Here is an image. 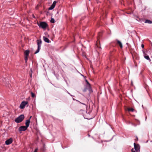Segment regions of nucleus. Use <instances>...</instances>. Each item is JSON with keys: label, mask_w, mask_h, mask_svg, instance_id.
Segmentation results:
<instances>
[{"label": "nucleus", "mask_w": 152, "mask_h": 152, "mask_svg": "<svg viewBox=\"0 0 152 152\" xmlns=\"http://www.w3.org/2000/svg\"><path fill=\"white\" fill-rule=\"evenodd\" d=\"M26 105H20L19 107L21 109L24 108Z\"/></svg>", "instance_id": "nucleus-20"}, {"label": "nucleus", "mask_w": 152, "mask_h": 152, "mask_svg": "<svg viewBox=\"0 0 152 152\" xmlns=\"http://www.w3.org/2000/svg\"><path fill=\"white\" fill-rule=\"evenodd\" d=\"M37 151H38V148H36L35 149V150H34V152H37Z\"/></svg>", "instance_id": "nucleus-25"}, {"label": "nucleus", "mask_w": 152, "mask_h": 152, "mask_svg": "<svg viewBox=\"0 0 152 152\" xmlns=\"http://www.w3.org/2000/svg\"><path fill=\"white\" fill-rule=\"evenodd\" d=\"M116 41L117 42L118 44L119 45L120 47L121 48H123V45L121 42L118 39L116 40Z\"/></svg>", "instance_id": "nucleus-12"}, {"label": "nucleus", "mask_w": 152, "mask_h": 152, "mask_svg": "<svg viewBox=\"0 0 152 152\" xmlns=\"http://www.w3.org/2000/svg\"><path fill=\"white\" fill-rule=\"evenodd\" d=\"M31 97L33 98H34L36 97V96L34 93L33 92H31Z\"/></svg>", "instance_id": "nucleus-17"}, {"label": "nucleus", "mask_w": 152, "mask_h": 152, "mask_svg": "<svg viewBox=\"0 0 152 152\" xmlns=\"http://www.w3.org/2000/svg\"><path fill=\"white\" fill-rule=\"evenodd\" d=\"M88 90L89 92V94H91L93 92V91L92 89L91 85H86L85 86L84 89L83 90V91L84 92H85Z\"/></svg>", "instance_id": "nucleus-1"}, {"label": "nucleus", "mask_w": 152, "mask_h": 152, "mask_svg": "<svg viewBox=\"0 0 152 152\" xmlns=\"http://www.w3.org/2000/svg\"><path fill=\"white\" fill-rule=\"evenodd\" d=\"M50 22L52 23H55V20L53 18H52L50 20Z\"/></svg>", "instance_id": "nucleus-22"}, {"label": "nucleus", "mask_w": 152, "mask_h": 152, "mask_svg": "<svg viewBox=\"0 0 152 152\" xmlns=\"http://www.w3.org/2000/svg\"><path fill=\"white\" fill-rule=\"evenodd\" d=\"M28 103V102L25 101H23L20 104H27Z\"/></svg>", "instance_id": "nucleus-16"}, {"label": "nucleus", "mask_w": 152, "mask_h": 152, "mask_svg": "<svg viewBox=\"0 0 152 152\" xmlns=\"http://www.w3.org/2000/svg\"><path fill=\"white\" fill-rule=\"evenodd\" d=\"M136 140H138V138H137V137Z\"/></svg>", "instance_id": "nucleus-30"}, {"label": "nucleus", "mask_w": 152, "mask_h": 152, "mask_svg": "<svg viewBox=\"0 0 152 152\" xmlns=\"http://www.w3.org/2000/svg\"><path fill=\"white\" fill-rule=\"evenodd\" d=\"M30 122V119H28L26 121L25 123L26 126L27 128L28 127Z\"/></svg>", "instance_id": "nucleus-9"}, {"label": "nucleus", "mask_w": 152, "mask_h": 152, "mask_svg": "<svg viewBox=\"0 0 152 152\" xmlns=\"http://www.w3.org/2000/svg\"><path fill=\"white\" fill-rule=\"evenodd\" d=\"M127 110L129 111H132V112H133L134 110L133 108H127Z\"/></svg>", "instance_id": "nucleus-15"}, {"label": "nucleus", "mask_w": 152, "mask_h": 152, "mask_svg": "<svg viewBox=\"0 0 152 152\" xmlns=\"http://www.w3.org/2000/svg\"><path fill=\"white\" fill-rule=\"evenodd\" d=\"M38 25L39 27L43 29H45L48 26V24L45 22H40L39 24H38Z\"/></svg>", "instance_id": "nucleus-4"}, {"label": "nucleus", "mask_w": 152, "mask_h": 152, "mask_svg": "<svg viewBox=\"0 0 152 152\" xmlns=\"http://www.w3.org/2000/svg\"><path fill=\"white\" fill-rule=\"evenodd\" d=\"M40 50V48L37 47V49L35 51V52L34 53L35 54H37V53H38L39 52Z\"/></svg>", "instance_id": "nucleus-18"}, {"label": "nucleus", "mask_w": 152, "mask_h": 152, "mask_svg": "<svg viewBox=\"0 0 152 152\" xmlns=\"http://www.w3.org/2000/svg\"><path fill=\"white\" fill-rule=\"evenodd\" d=\"M37 8H38V6H37L36 7V9H37Z\"/></svg>", "instance_id": "nucleus-28"}, {"label": "nucleus", "mask_w": 152, "mask_h": 152, "mask_svg": "<svg viewBox=\"0 0 152 152\" xmlns=\"http://www.w3.org/2000/svg\"><path fill=\"white\" fill-rule=\"evenodd\" d=\"M31 117H32V116H30V117L29 119H30H30H31Z\"/></svg>", "instance_id": "nucleus-27"}, {"label": "nucleus", "mask_w": 152, "mask_h": 152, "mask_svg": "<svg viewBox=\"0 0 152 152\" xmlns=\"http://www.w3.org/2000/svg\"><path fill=\"white\" fill-rule=\"evenodd\" d=\"M142 52L143 54L144 55V58L148 60H150V58L149 56L148 55H146L145 52L144 50H142Z\"/></svg>", "instance_id": "nucleus-10"}, {"label": "nucleus", "mask_w": 152, "mask_h": 152, "mask_svg": "<svg viewBox=\"0 0 152 152\" xmlns=\"http://www.w3.org/2000/svg\"><path fill=\"white\" fill-rule=\"evenodd\" d=\"M55 7H54L53 6L51 5L50 7L48 8V10H53Z\"/></svg>", "instance_id": "nucleus-19"}, {"label": "nucleus", "mask_w": 152, "mask_h": 152, "mask_svg": "<svg viewBox=\"0 0 152 152\" xmlns=\"http://www.w3.org/2000/svg\"><path fill=\"white\" fill-rule=\"evenodd\" d=\"M144 45L143 44H142L141 45V47L142 48H144Z\"/></svg>", "instance_id": "nucleus-26"}, {"label": "nucleus", "mask_w": 152, "mask_h": 152, "mask_svg": "<svg viewBox=\"0 0 152 152\" xmlns=\"http://www.w3.org/2000/svg\"><path fill=\"white\" fill-rule=\"evenodd\" d=\"M29 53V51L28 50H26L24 52V54L26 56H28Z\"/></svg>", "instance_id": "nucleus-13"}, {"label": "nucleus", "mask_w": 152, "mask_h": 152, "mask_svg": "<svg viewBox=\"0 0 152 152\" xmlns=\"http://www.w3.org/2000/svg\"><path fill=\"white\" fill-rule=\"evenodd\" d=\"M12 138H10L5 141V144L7 145H10L12 143Z\"/></svg>", "instance_id": "nucleus-7"}, {"label": "nucleus", "mask_w": 152, "mask_h": 152, "mask_svg": "<svg viewBox=\"0 0 152 152\" xmlns=\"http://www.w3.org/2000/svg\"><path fill=\"white\" fill-rule=\"evenodd\" d=\"M27 128L26 126H22L19 127L18 130L19 132L25 131L27 130Z\"/></svg>", "instance_id": "nucleus-6"}, {"label": "nucleus", "mask_w": 152, "mask_h": 152, "mask_svg": "<svg viewBox=\"0 0 152 152\" xmlns=\"http://www.w3.org/2000/svg\"><path fill=\"white\" fill-rule=\"evenodd\" d=\"M89 1H90V0H89Z\"/></svg>", "instance_id": "nucleus-36"}, {"label": "nucleus", "mask_w": 152, "mask_h": 152, "mask_svg": "<svg viewBox=\"0 0 152 152\" xmlns=\"http://www.w3.org/2000/svg\"><path fill=\"white\" fill-rule=\"evenodd\" d=\"M42 41L41 40H37L38 47L40 48L42 44Z\"/></svg>", "instance_id": "nucleus-8"}, {"label": "nucleus", "mask_w": 152, "mask_h": 152, "mask_svg": "<svg viewBox=\"0 0 152 152\" xmlns=\"http://www.w3.org/2000/svg\"><path fill=\"white\" fill-rule=\"evenodd\" d=\"M31 71H32V69H31Z\"/></svg>", "instance_id": "nucleus-33"}, {"label": "nucleus", "mask_w": 152, "mask_h": 152, "mask_svg": "<svg viewBox=\"0 0 152 152\" xmlns=\"http://www.w3.org/2000/svg\"><path fill=\"white\" fill-rule=\"evenodd\" d=\"M93 105H86V112L89 114L92 111Z\"/></svg>", "instance_id": "nucleus-5"}, {"label": "nucleus", "mask_w": 152, "mask_h": 152, "mask_svg": "<svg viewBox=\"0 0 152 152\" xmlns=\"http://www.w3.org/2000/svg\"><path fill=\"white\" fill-rule=\"evenodd\" d=\"M136 140H138V138H137V137Z\"/></svg>", "instance_id": "nucleus-31"}, {"label": "nucleus", "mask_w": 152, "mask_h": 152, "mask_svg": "<svg viewBox=\"0 0 152 152\" xmlns=\"http://www.w3.org/2000/svg\"><path fill=\"white\" fill-rule=\"evenodd\" d=\"M134 149L132 148V152H140V147L139 145L136 144L135 143L134 144Z\"/></svg>", "instance_id": "nucleus-3"}, {"label": "nucleus", "mask_w": 152, "mask_h": 152, "mask_svg": "<svg viewBox=\"0 0 152 152\" xmlns=\"http://www.w3.org/2000/svg\"><path fill=\"white\" fill-rule=\"evenodd\" d=\"M28 56H25V61L26 62L27 61V60H28Z\"/></svg>", "instance_id": "nucleus-23"}, {"label": "nucleus", "mask_w": 152, "mask_h": 152, "mask_svg": "<svg viewBox=\"0 0 152 152\" xmlns=\"http://www.w3.org/2000/svg\"><path fill=\"white\" fill-rule=\"evenodd\" d=\"M43 39L44 41L46 42L49 43L50 42V41L49 39L48 38L45 37H43Z\"/></svg>", "instance_id": "nucleus-11"}, {"label": "nucleus", "mask_w": 152, "mask_h": 152, "mask_svg": "<svg viewBox=\"0 0 152 152\" xmlns=\"http://www.w3.org/2000/svg\"><path fill=\"white\" fill-rule=\"evenodd\" d=\"M142 107H143V105H142Z\"/></svg>", "instance_id": "nucleus-32"}, {"label": "nucleus", "mask_w": 152, "mask_h": 152, "mask_svg": "<svg viewBox=\"0 0 152 152\" xmlns=\"http://www.w3.org/2000/svg\"><path fill=\"white\" fill-rule=\"evenodd\" d=\"M24 118V115L22 114L20 115L18 118H16L15 121L17 123H19L22 122Z\"/></svg>", "instance_id": "nucleus-2"}, {"label": "nucleus", "mask_w": 152, "mask_h": 152, "mask_svg": "<svg viewBox=\"0 0 152 152\" xmlns=\"http://www.w3.org/2000/svg\"><path fill=\"white\" fill-rule=\"evenodd\" d=\"M96 105V107L98 108V105Z\"/></svg>", "instance_id": "nucleus-29"}, {"label": "nucleus", "mask_w": 152, "mask_h": 152, "mask_svg": "<svg viewBox=\"0 0 152 152\" xmlns=\"http://www.w3.org/2000/svg\"><path fill=\"white\" fill-rule=\"evenodd\" d=\"M56 1H54L53 4H52V5L54 7H55V6H56Z\"/></svg>", "instance_id": "nucleus-21"}, {"label": "nucleus", "mask_w": 152, "mask_h": 152, "mask_svg": "<svg viewBox=\"0 0 152 152\" xmlns=\"http://www.w3.org/2000/svg\"><path fill=\"white\" fill-rule=\"evenodd\" d=\"M86 81L87 83L86 85H91L88 82V81L87 80H86Z\"/></svg>", "instance_id": "nucleus-24"}, {"label": "nucleus", "mask_w": 152, "mask_h": 152, "mask_svg": "<svg viewBox=\"0 0 152 152\" xmlns=\"http://www.w3.org/2000/svg\"><path fill=\"white\" fill-rule=\"evenodd\" d=\"M145 22L146 23H148L149 24L152 23V21L148 20H146Z\"/></svg>", "instance_id": "nucleus-14"}, {"label": "nucleus", "mask_w": 152, "mask_h": 152, "mask_svg": "<svg viewBox=\"0 0 152 152\" xmlns=\"http://www.w3.org/2000/svg\"><path fill=\"white\" fill-rule=\"evenodd\" d=\"M94 106L95 107V105H94Z\"/></svg>", "instance_id": "nucleus-35"}, {"label": "nucleus", "mask_w": 152, "mask_h": 152, "mask_svg": "<svg viewBox=\"0 0 152 152\" xmlns=\"http://www.w3.org/2000/svg\"><path fill=\"white\" fill-rule=\"evenodd\" d=\"M83 104V105L85 104Z\"/></svg>", "instance_id": "nucleus-34"}]
</instances>
